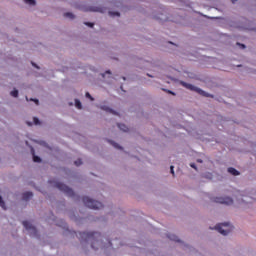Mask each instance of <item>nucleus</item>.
Segmentation results:
<instances>
[{
	"instance_id": "10",
	"label": "nucleus",
	"mask_w": 256,
	"mask_h": 256,
	"mask_svg": "<svg viewBox=\"0 0 256 256\" xmlns=\"http://www.w3.org/2000/svg\"><path fill=\"white\" fill-rule=\"evenodd\" d=\"M99 108H100L102 111H106V113H111L112 115L119 116V112L113 110V109L110 108L109 106L101 105V106H99Z\"/></svg>"
},
{
	"instance_id": "15",
	"label": "nucleus",
	"mask_w": 256,
	"mask_h": 256,
	"mask_svg": "<svg viewBox=\"0 0 256 256\" xmlns=\"http://www.w3.org/2000/svg\"><path fill=\"white\" fill-rule=\"evenodd\" d=\"M117 127L119 128L120 131H123L124 133H127V131H129V128L125 124L118 123Z\"/></svg>"
},
{
	"instance_id": "45",
	"label": "nucleus",
	"mask_w": 256,
	"mask_h": 256,
	"mask_svg": "<svg viewBox=\"0 0 256 256\" xmlns=\"http://www.w3.org/2000/svg\"><path fill=\"white\" fill-rule=\"evenodd\" d=\"M30 101H33V102H34V101H35V98H30Z\"/></svg>"
},
{
	"instance_id": "13",
	"label": "nucleus",
	"mask_w": 256,
	"mask_h": 256,
	"mask_svg": "<svg viewBox=\"0 0 256 256\" xmlns=\"http://www.w3.org/2000/svg\"><path fill=\"white\" fill-rule=\"evenodd\" d=\"M33 198V192H24L22 194L23 201H30Z\"/></svg>"
},
{
	"instance_id": "12",
	"label": "nucleus",
	"mask_w": 256,
	"mask_h": 256,
	"mask_svg": "<svg viewBox=\"0 0 256 256\" xmlns=\"http://www.w3.org/2000/svg\"><path fill=\"white\" fill-rule=\"evenodd\" d=\"M107 143H109L110 145H112V147H114V149H118L119 151H123V147L121 145H119L117 142L110 140V139H106Z\"/></svg>"
},
{
	"instance_id": "27",
	"label": "nucleus",
	"mask_w": 256,
	"mask_h": 256,
	"mask_svg": "<svg viewBox=\"0 0 256 256\" xmlns=\"http://www.w3.org/2000/svg\"><path fill=\"white\" fill-rule=\"evenodd\" d=\"M85 97L87 99H90V101H95V98H93V96H91V94L89 92H86Z\"/></svg>"
},
{
	"instance_id": "40",
	"label": "nucleus",
	"mask_w": 256,
	"mask_h": 256,
	"mask_svg": "<svg viewBox=\"0 0 256 256\" xmlns=\"http://www.w3.org/2000/svg\"><path fill=\"white\" fill-rule=\"evenodd\" d=\"M120 89H121V91H124V93H125V90L123 89V85L120 86Z\"/></svg>"
},
{
	"instance_id": "37",
	"label": "nucleus",
	"mask_w": 256,
	"mask_h": 256,
	"mask_svg": "<svg viewBox=\"0 0 256 256\" xmlns=\"http://www.w3.org/2000/svg\"><path fill=\"white\" fill-rule=\"evenodd\" d=\"M196 161H197V163H203V160H201V159H197Z\"/></svg>"
},
{
	"instance_id": "5",
	"label": "nucleus",
	"mask_w": 256,
	"mask_h": 256,
	"mask_svg": "<svg viewBox=\"0 0 256 256\" xmlns=\"http://www.w3.org/2000/svg\"><path fill=\"white\" fill-rule=\"evenodd\" d=\"M233 229H235V227L233 226V224H231V222H223L215 225V230L224 237H227V235H229L233 231Z\"/></svg>"
},
{
	"instance_id": "18",
	"label": "nucleus",
	"mask_w": 256,
	"mask_h": 256,
	"mask_svg": "<svg viewBox=\"0 0 256 256\" xmlns=\"http://www.w3.org/2000/svg\"><path fill=\"white\" fill-rule=\"evenodd\" d=\"M24 3H26V5H30V7H35V5H37V1L35 0H24Z\"/></svg>"
},
{
	"instance_id": "14",
	"label": "nucleus",
	"mask_w": 256,
	"mask_h": 256,
	"mask_svg": "<svg viewBox=\"0 0 256 256\" xmlns=\"http://www.w3.org/2000/svg\"><path fill=\"white\" fill-rule=\"evenodd\" d=\"M228 173H230V175H234V177L241 175V173L233 167L228 168Z\"/></svg>"
},
{
	"instance_id": "47",
	"label": "nucleus",
	"mask_w": 256,
	"mask_h": 256,
	"mask_svg": "<svg viewBox=\"0 0 256 256\" xmlns=\"http://www.w3.org/2000/svg\"><path fill=\"white\" fill-rule=\"evenodd\" d=\"M238 67H242V65H238Z\"/></svg>"
},
{
	"instance_id": "19",
	"label": "nucleus",
	"mask_w": 256,
	"mask_h": 256,
	"mask_svg": "<svg viewBox=\"0 0 256 256\" xmlns=\"http://www.w3.org/2000/svg\"><path fill=\"white\" fill-rule=\"evenodd\" d=\"M74 102H75V107L76 108H78L80 110L83 109V104L81 103V100L75 99Z\"/></svg>"
},
{
	"instance_id": "16",
	"label": "nucleus",
	"mask_w": 256,
	"mask_h": 256,
	"mask_svg": "<svg viewBox=\"0 0 256 256\" xmlns=\"http://www.w3.org/2000/svg\"><path fill=\"white\" fill-rule=\"evenodd\" d=\"M35 143H38V145H42V147H46V149H49L51 151V146H49V144H47V142L45 141H38V140H35Z\"/></svg>"
},
{
	"instance_id": "42",
	"label": "nucleus",
	"mask_w": 256,
	"mask_h": 256,
	"mask_svg": "<svg viewBox=\"0 0 256 256\" xmlns=\"http://www.w3.org/2000/svg\"><path fill=\"white\" fill-rule=\"evenodd\" d=\"M123 81H127V78L125 76L122 77Z\"/></svg>"
},
{
	"instance_id": "2",
	"label": "nucleus",
	"mask_w": 256,
	"mask_h": 256,
	"mask_svg": "<svg viewBox=\"0 0 256 256\" xmlns=\"http://www.w3.org/2000/svg\"><path fill=\"white\" fill-rule=\"evenodd\" d=\"M82 239L86 240L88 243H91L92 249H99L101 245V233L99 232H82L80 233Z\"/></svg>"
},
{
	"instance_id": "3",
	"label": "nucleus",
	"mask_w": 256,
	"mask_h": 256,
	"mask_svg": "<svg viewBox=\"0 0 256 256\" xmlns=\"http://www.w3.org/2000/svg\"><path fill=\"white\" fill-rule=\"evenodd\" d=\"M171 81H175L176 83H180V85H182V87H185V89H189V91H194L195 93H198V95H201L202 97H211V99H213L215 96L213 94H209L205 91H203L201 88L194 86L192 84H189L185 81H181L175 78H170Z\"/></svg>"
},
{
	"instance_id": "20",
	"label": "nucleus",
	"mask_w": 256,
	"mask_h": 256,
	"mask_svg": "<svg viewBox=\"0 0 256 256\" xmlns=\"http://www.w3.org/2000/svg\"><path fill=\"white\" fill-rule=\"evenodd\" d=\"M64 17H66L67 19H75V14L71 13V12H66L64 13Z\"/></svg>"
},
{
	"instance_id": "7",
	"label": "nucleus",
	"mask_w": 256,
	"mask_h": 256,
	"mask_svg": "<svg viewBox=\"0 0 256 256\" xmlns=\"http://www.w3.org/2000/svg\"><path fill=\"white\" fill-rule=\"evenodd\" d=\"M150 15L153 19H156L157 21H169V15L167 12L160 10V9H153L150 12Z\"/></svg>"
},
{
	"instance_id": "1",
	"label": "nucleus",
	"mask_w": 256,
	"mask_h": 256,
	"mask_svg": "<svg viewBox=\"0 0 256 256\" xmlns=\"http://www.w3.org/2000/svg\"><path fill=\"white\" fill-rule=\"evenodd\" d=\"M48 183L51 185V187H54L55 189H58L59 191L64 193V195H67V197H71L75 201H79V195H77L75 191H73V188L67 186L65 183L59 182V180L55 179L49 180Z\"/></svg>"
},
{
	"instance_id": "6",
	"label": "nucleus",
	"mask_w": 256,
	"mask_h": 256,
	"mask_svg": "<svg viewBox=\"0 0 256 256\" xmlns=\"http://www.w3.org/2000/svg\"><path fill=\"white\" fill-rule=\"evenodd\" d=\"M83 203L88 207L89 209H94L95 211H99V209H103V203L94 200L89 197H83Z\"/></svg>"
},
{
	"instance_id": "43",
	"label": "nucleus",
	"mask_w": 256,
	"mask_h": 256,
	"mask_svg": "<svg viewBox=\"0 0 256 256\" xmlns=\"http://www.w3.org/2000/svg\"><path fill=\"white\" fill-rule=\"evenodd\" d=\"M69 106H70V107H73V102H70V103H69Z\"/></svg>"
},
{
	"instance_id": "39",
	"label": "nucleus",
	"mask_w": 256,
	"mask_h": 256,
	"mask_svg": "<svg viewBox=\"0 0 256 256\" xmlns=\"http://www.w3.org/2000/svg\"><path fill=\"white\" fill-rule=\"evenodd\" d=\"M232 3L235 5L237 3V0H231Z\"/></svg>"
},
{
	"instance_id": "11",
	"label": "nucleus",
	"mask_w": 256,
	"mask_h": 256,
	"mask_svg": "<svg viewBox=\"0 0 256 256\" xmlns=\"http://www.w3.org/2000/svg\"><path fill=\"white\" fill-rule=\"evenodd\" d=\"M30 153L33 157V161L34 163H41V157L35 155V148H33V146H30Z\"/></svg>"
},
{
	"instance_id": "41",
	"label": "nucleus",
	"mask_w": 256,
	"mask_h": 256,
	"mask_svg": "<svg viewBox=\"0 0 256 256\" xmlns=\"http://www.w3.org/2000/svg\"><path fill=\"white\" fill-rule=\"evenodd\" d=\"M147 77L153 78V75H151V74L148 73V74H147Z\"/></svg>"
},
{
	"instance_id": "46",
	"label": "nucleus",
	"mask_w": 256,
	"mask_h": 256,
	"mask_svg": "<svg viewBox=\"0 0 256 256\" xmlns=\"http://www.w3.org/2000/svg\"><path fill=\"white\" fill-rule=\"evenodd\" d=\"M108 85H111V82H106Z\"/></svg>"
},
{
	"instance_id": "38",
	"label": "nucleus",
	"mask_w": 256,
	"mask_h": 256,
	"mask_svg": "<svg viewBox=\"0 0 256 256\" xmlns=\"http://www.w3.org/2000/svg\"><path fill=\"white\" fill-rule=\"evenodd\" d=\"M25 144L27 145V147L31 148V146L29 145V141H26Z\"/></svg>"
},
{
	"instance_id": "32",
	"label": "nucleus",
	"mask_w": 256,
	"mask_h": 256,
	"mask_svg": "<svg viewBox=\"0 0 256 256\" xmlns=\"http://www.w3.org/2000/svg\"><path fill=\"white\" fill-rule=\"evenodd\" d=\"M190 167H192V169H195V171H199V168H197V165H195V163H191Z\"/></svg>"
},
{
	"instance_id": "33",
	"label": "nucleus",
	"mask_w": 256,
	"mask_h": 256,
	"mask_svg": "<svg viewBox=\"0 0 256 256\" xmlns=\"http://www.w3.org/2000/svg\"><path fill=\"white\" fill-rule=\"evenodd\" d=\"M32 67H35V69H41V67L39 66V65H37V64H35L34 62H32Z\"/></svg>"
},
{
	"instance_id": "22",
	"label": "nucleus",
	"mask_w": 256,
	"mask_h": 256,
	"mask_svg": "<svg viewBox=\"0 0 256 256\" xmlns=\"http://www.w3.org/2000/svg\"><path fill=\"white\" fill-rule=\"evenodd\" d=\"M10 95L15 98L19 97V90L14 89L13 91L10 92Z\"/></svg>"
},
{
	"instance_id": "17",
	"label": "nucleus",
	"mask_w": 256,
	"mask_h": 256,
	"mask_svg": "<svg viewBox=\"0 0 256 256\" xmlns=\"http://www.w3.org/2000/svg\"><path fill=\"white\" fill-rule=\"evenodd\" d=\"M202 177L204 179H208V181H213V174L210 172H205L204 174H202Z\"/></svg>"
},
{
	"instance_id": "21",
	"label": "nucleus",
	"mask_w": 256,
	"mask_h": 256,
	"mask_svg": "<svg viewBox=\"0 0 256 256\" xmlns=\"http://www.w3.org/2000/svg\"><path fill=\"white\" fill-rule=\"evenodd\" d=\"M108 15H109L110 17H121V13H119V12H113V11H109V12H108Z\"/></svg>"
},
{
	"instance_id": "30",
	"label": "nucleus",
	"mask_w": 256,
	"mask_h": 256,
	"mask_svg": "<svg viewBox=\"0 0 256 256\" xmlns=\"http://www.w3.org/2000/svg\"><path fill=\"white\" fill-rule=\"evenodd\" d=\"M175 167L174 166H170V172H171V175H173V177H175Z\"/></svg>"
},
{
	"instance_id": "34",
	"label": "nucleus",
	"mask_w": 256,
	"mask_h": 256,
	"mask_svg": "<svg viewBox=\"0 0 256 256\" xmlns=\"http://www.w3.org/2000/svg\"><path fill=\"white\" fill-rule=\"evenodd\" d=\"M236 45H239L241 47V49H246L245 44H241V43L238 42Z\"/></svg>"
},
{
	"instance_id": "4",
	"label": "nucleus",
	"mask_w": 256,
	"mask_h": 256,
	"mask_svg": "<svg viewBox=\"0 0 256 256\" xmlns=\"http://www.w3.org/2000/svg\"><path fill=\"white\" fill-rule=\"evenodd\" d=\"M212 203H217L218 205H225L226 207H231L235 205V200L231 196H215L211 198Z\"/></svg>"
},
{
	"instance_id": "36",
	"label": "nucleus",
	"mask_w": 256,
	"mask_h": 256,
	"mask_svg": "<svg viewBox=\"0 0 256 256\" xmlns=\"http://www.w3.org/2000/svg\"><path fill=\"white\" fill-rule=\"evenodd\" d=\"M34 103H35L36 105H39V99H34Z\"/></svg>"
},
{
	"instance_id": "25",
	"label": "nucleus",
	"mask_w": 256,
	"mask_h": 256,
	"mask_svg": "<svg viewBox=\"0 0 256 256\" xmlns=\"http://www.w3.org/2000/svg\"><path fill=\"white\" fill-rule=\"evenodd\" d=\"M187 77H188L189 79H197V75L194 74V73H191V72H188Z\"/></svg>"
},
{
	"instance_id": "31",
	"label": "nucleus",
	"mask_w": 256,
	"mask_h": 256,
	"mask_svg": "<svg viewBox=\"0 0 256 256\" xmlns=\"http://www.w3.org/2000/svg\"><path fill=\"white\" fill-rule=\"evenodd\" d=\"M74 164L76 165V167H79V165H82L83 162L81 160H76Z\"/></svg>"
},
{
	"instance_id": "8",
	"label": "nucleus",
	"mask_w": 256,
	"mask_h": 256,
	"mask_svg": "<svg viewBox=\"0 0 256 256\" xmlns=\"http://www.w3.org/2000/svg\"><path fill=\"white\" fill-rule=\"evenodd\" d=\"M22 225L25 227L26 231H28L30 237H39L37 228L31 222L23 221Z\"/></svg>"
},
{
	"instance_id": "24",
	"label": "nucleus",
	"mask_w": 256,
	"mask_h": 256,
	"mask_svg": "<svg viewBox=\"0 0 256 256\" xmlns=\"http://www.w3.org/2000/svg\"><path fill=\"white\" fill-rule=\"evenodd\" d=\"M100 75H101L102 79H105L106 75H112V72H111V70H107L106 73H101Z\"/></svg>"
},
{
	"instance_id": "44",
	"label": "nucleus",
	"mask_w": 256,
	"mask_h": 256,
	"mask_svg": "<svg viewBox=\"0 0 256 256\" xmlns=\"http://www.w3.org/2000/svg\"><path fill=\"white\" fill-rule=\"evenodd\" d=\"M25 99H26V101H30L29 97H27V96L25 97Z\"/></svg>"
},
{
	"instance_id": "29",
	"label": "nucleus",
	"mask_w": 256,
	"mask_h": 256,
	"mask_svg": "<svg viewBox=\"0 0 256 256\" xmlns=\"http://www.w3.org/2000/svg\"><path fill=\"white\" fill-rule=\"evenodd\" d=\"M84 25H86L87 27H90L91 29H93V27H95V24L91 23V22H85Z\"/></svg>"
},
{
	"instance_id": "26",
	"label": "nucleus",
	"mask_w": 256,
	"mask_h": 256,
	"mask_svg": "<svg viewBox=\"0 0 256 256\" xmlns=\"http://www.w3.org/2000/svg\"><path fill=\"white\" fill-rule=\"evenodd\" d=\"M0 207H2V209H7V207H5V201H3V197H1V195H0Z\"/></svg>"
},
{
	"instance_id": "9",
	"label": "nucleus",
	"mask_w": 256,
	"mask_h": 256,
	"mask_svg": "<svg viewBox=\"0 0 256 256\" xmlns=\"http://www.w3.org/2000/svg\"><path fill=\"white\" fill-rule=\"evenodd\" d=\"M88 11L93 13H107V8L103 6H91L88 8Z\"/></svg>"
},
{
	"instance_id": "35",
	"label": "nucleus",
	"mask_w": 256,
	"mask_h": 256,
	"mask_svg": "<svg viewBox=\"0 0 256 256\" xmlns=\"http://www.w3.org/2000/svg\"><path fill=\"white\" fill-rule=\"evenodd\" d=\"M26 124L28 125V127H33V122H26Z\"/></svg>"
},
{
	"instance_id": "23",
	"label": "nucleus",
	"mask_w": 256,
	"mask_h": 256,
	"mask_svg": "<svg viewBox=\"0 0 256 256\" xmlns=\"http://www.w3.org/2000/svg\"><path fill=\"white\" fill-rule=\"evenodd\" d=\"M162 91H164L165 93H169V95H173L174 97H175V95H177L175 92H173L169 89L162 88Z\"/></svg>"
},
{
	"instance_id": "28",
	"label": "nucleus",
	"mask_w": 256,
	"mask_h": 256,
	"mask_svg": "<svg viewBox=\"0 0 256 256\" xmlns=\"http://www.w3.org/2000/svg\"><path fill=\"white\" fill-rule=\"evenodd\" d=\"M33 121H34V125H41V120H39V118L34 117Z\"/></svg>"
}]
</instances>
